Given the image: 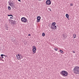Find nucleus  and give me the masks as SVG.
I'll return each instance as SVG.
<instances>
[{"mask_svg":"<svg viewBox=\"0 0 79 79\" xmlns=\"http://www.w3.org/2000/svg\"><path fill=\"white\" fill-rule=\"evenodd\" d=\"M73 72L75 74H79V67H75L73 69Z\"/></svg>","mask_w":79,"mask_h":79,"instance_id":"1","label":"nucleus"},{"mask_svg":"<svg viewBox=\"0 0 79 79\" xmlns=\"http://www.w3.org/2000/svg\"><path fill=\"white\" fill-rule=\"evenodd\" d=\"M60 73V74H61V75H62V76L64 77V76H68V73L64 70L62 71V72Z\"/></svg>","mask_w":79,"mask_h":79,"instance_id":"2","label":"nucleus"},{"mask_svg":"<svg viewBox=\"0 0 79 79\" xmlns=\"http://www.w3.org/2000/svg\"><path fill=\"white\" fill-rule=\"evenodd\" d=\"M46 3L47 4V5H51V1H50V0H47L46 1Z\"/></svg>","mask_w":79,"mask_h":79,"instance_id":"7","label":"nucleus"},{"mask_svg":"<svg viewBox=\"0 0 79 79\" xmlns=\"http://www.w3.org/2000/svg\"><path fill=\"white\" fill-rule=\"evenodd\" d=\"M54 28L55 29H56L57 27H56V26L54 25Z\"/></svg>","mask_w":79,"mask_h":79,"instance_id":"21","label":"nucleus"},{"mask_svg":"<svg viewBox=\"0 0 79 79\" xmlns=\"http://www.w3.org/2000/svg\"><path fill=\"white\" fill-rule=\"evenodd\" d=\"M17 58L18 60H21L23 58V57H22V55H19L18 54L16 55Z\"/></svg>","mask_w":79,"mask_h":79,"instance_id":"3","label":"nucleus"},{"mask_svg":"<svg viewBox=\"0 0 79 79\" xmlns=\"http://www.w3.org/2000/svg\"><path fill=\"white\" fill-rule=\"evenodd\" d=\"M8 3L10 6H12L13 5V4H14V3H13L12 2H11V3L9 1L8 2Z\"/></svg>","mask_w":79,"mask_h":79,"instance_id":"9","label":"nucleus"},{"mask_svg":"<svg viewBox=\"0 0 79 79\" xmlns=\"http://www.w3.org/2000/svg\"><path fill=\"white\" fill-rule=\"evenodd\" d=\"M21 20L22 21L23 23H26V22H27V19L25 18V17H22L21 18Z\"/></svg>","mask_w":79,"mask_h":79,"instance_id":"4","label":"nucleus"},{"mask_svg":"<svg viewBox=\"0 0 79 79\" xmlns=\"http://www.w3.org/2000/svg\"><path fill=\"white\" fill-rule=\"evenodd\" d=\"M12 21L13 22H16V19H15L14 20H13Z\"/></svg>","mask_w":79,"mask_h":79,"instance_id":"18","label":"nucleus"},{"mask_svg":"<svg viewBox=\"0 0 79 79\" xmlns=\"http://www.w3.org/2000/svg\"><path fill=\"white\" fill-rule=\"evenodd\" d=\"M55 50V51H57V50H58V48H55L54 49Z\"/></svg>","mask_w":79,"mask_h":79,"instance_id":"20","label":"nucleus"},{"mask_svg":"<svg viewBox=\"0 0 79 79\" xmlns=\"http://www.w3.org/2000/svg\"><path fill=\"white\" fill-rule=\"evenodd\" d=\"M55 24H56V23H55V22L52 23V26H55Z\"/></svg>","mask_w":79,"mask_h":79,"instance_id":"13","label":"nucleus"},{"mask_svg":"<svg viewBox=\"0 0 79 79\" xmlns=\"http://www.w3.org/2000/svg\"><path fill=\"white\" fill-rule=\"evenodd\" d=\"M54 26H53V25H51V27L52 28V29H54V28H55Z\"/></svg>","mask_w":79,"mask_h":79,"instance_id":"14","label":"nucleus"},{"mask_svg":"<svg viewBox=\"0 0 79 79\" xmlns=\"http://www.w3.org/2000/svg\"><path fill=\"white\" fill-rule=\"evenodd\" d=\"M12 6V8H15V7H16V6L14 5H13V6Z\"/></svg>","mask_w":79,"mask_h":79,"instance_id":"22","label":"nucleus"},{"mask_svg":"<svg viewBox=\"0 0 79 79\" xmlns=\"http://www.w3.org/2000/svg\"><path fill=\"white\" fill-rule=\"evenodd\" d=\"M16 22H13L12 23H13V24H16Z\"/></svg>","mask_w":79,"mask_h":79,"instance_id":"19","label":"nucleus"},{"mask_svg":"<svg viewBox=\"0 0 79 79\" xmlns=\"http://www.w3.org/2000/svg\"><path fill=\"white\" fill-rule=\"evenodd\" d=\"M73 37L74 39H75V38H76V34H73Z\"/></svg>","mask_w":79,"mask_h":79,"instance_id":"12","label":"nucleus"},{"mask_svg":"<svg viewBox=\"0 0 79 79\" xmlns=\"http://www.w3.org/2000/svg\"><path fill=\"white\" fill-rule=\"evenodd\" d=\"M1 59H2V58L0 57V60H1Z\"/></svg>","mask_w":79,"mask_h":79,"instance_id":"31","label":"nucleus"},{"mask_svg":"<svg viewBox=\"0 0 79 79\" xmlns=\"http://www.w3.org/2000/svg\"><path fill=\"white\" fill-rule=\"evenodd\" d=\"M32 48V51L33 52V54H34V53H35V51H36V48H35V46H33Z\"/></svg>","mask_w":79,"mask_h":79,"instance_id":"5","label":"nucleus"},{"mask_svg":"<svg viewBox=\"0 0 79 79\" xmlns=\"http://www.w3.org/2000/svg\"><path fill=\"white\" fill-rule=\"evenodd\" d=\"M6 30H8V27H6Z\"/></svg>","mask_w":79,"mask_h":79,"instance_id":"23","label":"nucleus"},{"mask_svg":"<svg viewBox=\"0 0 79 79\" xmlns=\"http://www.w3.org/2000/svg\"><path fill=\"white\" fill-rule=\"evenodd\" d=\"M8 9L9 10H11V7L10 6H8Z\"/></svg>","mask_w":79,"mask_h":79,"instance_id":"17","label":"nucleus"},{"mask_svg":"<svg viewBox=\"0 0 79 79\" xmlns=\"http://www.w3.org/2000/svg\"><path fill=\"white\" fill-rule=\"evenodd\" d=\"M1 56L2 58H3V56H6L5 55H4L3 54L1 55Z\"/></svg>","mask_w":79,"mask_h":79,"instance_id":"11","label":"nucleus"},{"mask_svg":"<svg viewBox=\"0 0 79 79\" xmlns=\"http://www.w3.org/2000/svg\"><path fill=\"white\" fill-rule=\"evenodd\" d=\"M66 16L68 19H69V15L68 14H66Z\"/></svg>","mask_w":79,"mask_h":79,"instance_id":"10","label":"nucleus"},{"mask_svg":"<svg viewBox=\"0 0 79 79\" xmlns=\"http://www.w3.org/2000/svg\"><path fill=\"white\" fill-rule=\"evenodd\" d=\"M10 2H11V0H10Z\"/></svg>","mask_w":79,"mask_h":79,"instance_id":"30","label":"nucleus"},{"mask_svg":"<svg viewBox=\"0 0 79 79\" xmlns=\"http://www.w3.org/2000/svg\"><path fill=\"white\" fill-rule=\"evenodd\" d=\"M28 36H31V35L30 34H29L28 35Z\"/></svg>","mask_w":79,"mask_h":79,"instance_id":"25","label":"nucleus"},{"mask_svg":"<svg viewBox=\"0 0 79 79\" xmlns=\"http://www.w3.org/2000/svg\"><path fill=\"white\" fill-rule=\"evenodd\" d=\"M19 2H21V0H18Z\"/></svg>","mask_w":79,"mask_h":79,"instance_id":"29","label":"nucleus"},{"mask_svg":"<svg viewBox=\"0 0 79 79\" xmlns=\"http://www.w3.org/2000/svg\"><path fill=\"white\" fill-rule=\"evenodd\" d=\"M49 10H50V11H52V10H51V8H50L49 9Z\"/></svg>","mask_w":79,"mask_h":79,"instance_id":"28","label":"nucleus"},{"mask_svg":"<svg viewBox=\"0 0 79 79\" xmlns=\"http://www.w3.org/2000/svg\"><path fill=\"white\" fill-rule=\"evenodd\" d=\"M60 53H63V51L62 50H60Z\"/></svg>","mask_w":79,"mask_h":79,"instance_id":"16","label":"nucleus"},{"mask_svg":"<svg viewBox=\"0 0 79 79\" xmlns=\"http://www.w3.org/2000/svg\"><path fill=\"white\" fill-rule=\"evenodd\" d=\"M39 1H41V0H38Z\"/></svg>","mask_w":79,"mask_h":79,"instance_id":"32","label":"nucleus"},{"mask_svg":"<svg viewBox=\"0 0 79 79\" xmlns=\"http://www.w3.org/2000/svg\"><path fill=\"white\" fill-rule=\"evenodd\" d=\"M73 53H75V51H73Z\"/></svg>","mask_w":79,"mask_h":79,"instance_id":"26","label":"nucleus"},{"mask_svg":"<svg viewBox=\"0 0 79 79\" xmlns=\"http://www.w3.org/2000/svg\"><path fill=\"white\" fill-rule=\"evenodd\" d=\"M7 16H11L10 17V19H13V15L11 14L10 15H8Z\"/></svg>","mask_w":79,"mask_h":79,"instance_id":"8","label":"nucleus"},{"mask_svg":"<svg viewBox=\"0 0 79 79\" xmlns=\"http://www.w3.org/2000/svg\"><path fill=\"white\" fill-rule=\"evenodd\" d=\"M70 6H73V4L72 3H71L70 4Z\"/></svg>","mask_w":79,"mask_h":79,"instance_id":"24","label":"nucleus"},{"mask_svg":"<svg viewBox=\"0 0 79 79\" xmlns=\"http://www.w3.org/2000/svg\"><path fill=\"white\" fill-rule=\"evenodd\" d=\"M42 36H43V37H44V36H45V34L44 33H43L42 34Z\"/></svg>","mask_w":79,"mask_h":79,"instance_id":"15","label":"nucleus"},{"mask_svg":"<svg viewBox=\"0 0 79 79\" xmlns=\"http://www.w3.org/2000/svg\"><path fill=\"white\" fill-rule=\"evenodd\" d=\"M11 21H12V20L11 19H9V21L10 22Z\"/></svg>","mask_w":79,"mask_h":79,"instance_id":"27","label":"nucleus"},{"mask_svg":"<svg viewBox=\"0 0 79 79\" xmlns=\"http://www.w3.org/2000/svg\"><path fill=\"white\" fill-rule=\"evenodd\" d=\"M40 19H41V17L40 16H38L37 18V23L40 22Z\"/></svg>","mask_w":79,"mask_h":79,"instance_id":"6","label":"nucleus"}]
</instances>
